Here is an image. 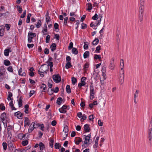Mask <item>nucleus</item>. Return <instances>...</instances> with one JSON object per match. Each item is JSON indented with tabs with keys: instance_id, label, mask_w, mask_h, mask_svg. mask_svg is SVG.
<instances>
[{
	"instance_id": "obj_1",
	"label": "nucleus",
	"mask_w": 152,
	"mask_h": 152,
	"mask_svg": "<svg viewBox=\"0 0 152 152\" xmlns=\"http://www.w3.org/2000/svg\"><path fill=\"white\" fill-rule=\"evenodd\" d=\"M49 69V67L46 64H44L42 65L41 68L38 71V73L40 74V76L43 77L44 76V75L42 73H47V71Z\"/></svg>"
},
{
	"instance_id": "obj_2",
	"label": "nucleus",
	"mask_w": 152,
	"mask_h": 152,
	"mask_svg": "<svg viewBox=\"0 0 152 152\" xmlns=\"http://www.w3.org/2000/svg\"><path fill=\"white\" fill-rule=\"evenodd\" d=\"M152 131V127L150 128L148 130L147 136V139L148 143L151 145V139L152 138V134L151 131Z\"/></svg>"
},
{
	"instance_id": "obj_3",
	"label": "nucleus",
	"mask_w": 152,
	"mask_h": 152,
	"mask_svg": "<svg viewBox=\"0 0 152 152\" xmlns=\"http://www.w3.org/2000/svg\"><path fill=\"white\" fill-rule=\"evenodd\" d=\"M90 99H93L94 98V92L92 84H91L90 86Z\"/></svg>"
},
{
	"instance_id": "obj_4",
	"label": "nucleus",
	"mask_w": 152,
	"mask_h": 152,
	"mask_svg": "<svg viewBox=\"0 0 152 152\" xmlns=\"http://www.w3.org/2000/svg\"><path fill=\"white\" fill-rule=\"evenodd\" d=\"M53 78L54 81L56 83H59L61 81V77L59 75H53Z\"/></svg>"
},
{
	"instance_id": "obj_5",
	"label": "nucleus",
	"mask_w": 152,
	"mask_h": 152,
	"mask_svg": "<svg viewBox=\"0 0 152 152\" xmlns=\"http://www.w3.org/2000/svg\"><path fill=\"white\" fill-rule=\"evenodd\" d=\"M35 126V123H32L31 124L28 129V132L29 133H31L33 130L34 129L37 128V127Z\"/></svg>"
},
{
	"instance_id": "obj_6",
	"label": "nucleus",
	"mask_w": 152,
	"mask_h": 152,
	"mask_svg": "<svg viewBox=\"0 0 152 152\" xmlns=\"http://www.w3.org/2000/svg\"><path fill=\"white\" fill-rule=\"evenodd\" d=\"M67 106L65 105H63L62 107L59 109V110L61 113H64L66 112V109L67 108Z\"/></svg>"
},
{
	"instance_id": "obj_7",
	"label": "nucleus",
	"mask_w": 152,
	"mask_h": 152,
	"mask_svg": "<svg viewBox=\"0 0 152 152\" xmlns=\"http://www.w3.org/2000/svg\"><path fill=\"white\" fill-rule=\"evenodd\" d=\"M109 67V69L112 70L114 69L115 67L114 59L113 58H112L111 61H110Z\"/></svg>"
},
{
	"instance_id": "obj_8",
	"label": "nucleus",
	"mask_w": 152,
	"mask_h": 152,
	"mask_svg": "<svg viewBox=\"0 0 152 152\" xmlns=\"http://www.w3.org/2000/svg\"><path fill=\"white\" fill-rule=\"evenodd\" d=\"M23 114L21 113L20 111H18L14 114V115L15 116L17 117L19 119H21Z\"/></svg>"
},
{
	"instance_id": "obj_9",
	"label": "nucleus",
	"mask_w": 152,
	"mask_h": 152,
	"mask_svg": "<svg viewBox=\"0 0 152 152\" xmlns=\"http://www.w3.org/2000/svg\"><path fill=\"white\" fill-rule=\"evenodd\" d=\"M145 3H140V7H139V13H144V5Z\"/></svg>"
},
{
	"instance_id": "obj_10",
	"label": "nucleus",
	"mask_w": 152,
	"mask_h": 152,
	"mask_svg": "<svg viewBox=\"0 0 152 152\" xmlns=\"http://www.w3.org/2000/svg\"><path fill=\"white\" fill-rule=\"evenodd\" d=\"M4 26L2 25L0 26V36H3L4 34Z\"/></svg>"
},
{
	"instance_id": "obj_11",
	"label": "nucleus",
	"mask_w": 152,
	"mask_h": 152,
	"mask_svg": "<svg viewBox=\"0 0 152 152\" xmlns=\"http://www.w3.org/2000/svg\"><path fill=\"white\" fill-rule=\"evenodd\" d=\"M124 75H119V81L121 85L123 84L124 82Z\"/></svg>"
},
{
	"instance_id": "obj_12",
	"label": "nucleus",
	"mask_w": 152,
	"mask_h": 152,
	"mask_svg": "<svg viewBox=\"0 0 152 152\" xmlns=\"http://www.w3.org/2000/svg\"><path fill=\"white\" fill-rule=\"evenodd\" d=\"M5 69L4 68L2 69H1L0 71V81H2L3 80V78L1 76H4L5 75Z\"/></svg>"
},
{
	"instance_id": "obj_13",
	"label": "nucleus",
	"mask_w": 152,
	"mask_h": 152,
	"mask_svg": "<svg viewBox=\"0 0 152 152\" xmlns=\"http://www.w3.org/2000/svg\"><path fill=\"white\" fill-rule=\"evenodd\" d=\"M75 143L77 145H78L81 141L82 139L81 138L79 137H76L75 138Z\"/></svg>"
},
{
	"instance_id": "obj_14",
	"label": "nucleus",
	"mask_w": 152,
	"mask_h": 152,
	"mask_svg": "<svg viewBox=\"0 0 152 152\" xmlns=\"http://www.w3.org/2000/svg\"><path fill=\"white\" fill-rule=\"evenodd\" d=\"M84 128V130L86 132H89L90 130L89 128V125L88 124L85 125Z\"/></svg>"
},
{
	"instance_id": "obj_15",
	"label": "nucleus",
	"mask_w": 152,
	"mask_h": 152,
	"mask_svg": "<svg viewBox=\"0 0 152 152\" xmlns=\"http://www.w3.org/2000/svg\"><path fill=\"white\" fill-rule=\"evenodd\" d=\"M23 98L22 96H20L19 99L18 100V105L19 107H22L23 105L22 104V99Z\"/></svg>"
},
{
	"instance_id": "obj_16",
	"label": "nucleus",
	"mask_w": 152,
	"mask_h": 152,
	"mask_svg": "<svg viewBox=\"0 0 152 152\" xmlns=\"http://www.w3.org/2000/svg\"><path fill=\"white\" fill-rule=\"evenodd\" d=\"M12 51V50L10 49H5L4 52V54L5 56H8L9 55V53L10 52H11Z\"/></svg>"
},
{
	"instance_id": "obj_17",
	"label": "nucleus",
	"mask_w": 152,
	"mask_h": 152,
	"mask_svg": "<svg viewBox=\"0 0 152 152\" xmlns=\"http://www.w3.org/2000/svg\"><path fill=\"white\" fill-rule=\"evenodd\" d=\"M46 21L47 23L50 21V16H49V13L48 12H47L46 15Z\"/></svg>"
},
{
	"instance_id": "obj_18",
	"label": "nucleus",
	"mask_w": 152,
	"mask_h": 152,
	"mask_svg": "<svg viewBox=\"0 0 152 152\" xmlns=\"http://www.w3.org/2000/svg\"><path fill=\"white\" fill-rule=\"evenodd\" d=\"M85 140L84 142V144H82V146H83L84 144H87L89 142L90 138H88V136H86L85 137Z\"/></svg>"
},
{
	"instance_id": "obj_19",
	"label": "nucleus",
	"mask_w": 152,
	"mask_h": 152,
	"mask_svg": "<svg viewBox=\"0 0 152 152\" xmlns=\"http://www.w3.org/2000/svg\"><path fill=\"white\" fill-rule=\"evenodd\" d=\"M36 125L38 126L39 127H41L40 129L42 131H44L45 127L44 125L43 124H36Z\"/></svg>"
},
{
	"instance_id": "obj_20",
	"label": "nucleus",
	"mask_w": 152,
	"mask_h": 152,
	"mask_svg": "<svg viewBox=\"0 0 152 152\" xmlns=\"http://www.w3.org/2000/svg\"><path fill=\"white\" fill-rule=\"evenodd\" d=\"M56 44L55 43H53L50 46L51 50L52 51H54L56 49Z\"/></svg>"
},
{
	"instance_id": "obj_21",
	"label": "nucleus",
	"mask_w": 152,
	"mask_h": 152,
	"mask_svg": "<svg viewBox=\"0 0 152 152\" xmlns=\"http://www.w3.org/2000/svg\"><path fill=\"white\" fill-rule=\"evenodd\" d=\"M22 69L21 68H20L18 71L19 75L21 76H26V74L25 72H23L22 73Z\"/></svg>"
},
{
	"instance_id": "obj_22",
	"label": "nucleus",
	"mask_w": 152,
	"mask_h": 152,
	"mask_svg": "<svg viewBox=\"0 0 152 152\" xmlns=\"http://www.w3.org/2000/svg\"><path fill=\"white\" fill-rule=\"evenodd\" d=\"M62 101V99L61 97H60L57 99L56 101V103L58 105H60L61 104Z\"/></svg>"
},
{
	"instance_id": "obj_23",
	"label": "nucleus",
	"mask_w": 152,
	"mask_h": 152,
	"mask_svg": "<svg viewBox=\"0 0 152 152\" xmlns=\"http://www.w3.org/2000/svg\"><path fill=\"white\" fill-rule=\"evenodd\" d=\"M144 13H139V20L140 22H142L143 20V18Z\"/></svg>"
},
{
	"instance_id": "obj_24",
	"label": "nucleus",
	"mask_w": 152,
	"mask_h": 152,
	"mask_svg": "<svg viewBox=\"0 0 152 152\" xmlns=\"http://www.w3.org/2000/svg\"><path fill=\"white\" fill-rule=\"evenodd\" d=\"M7 135L8 139L10 140L12 136V132H7Z\"/></svg>"
},
{
	"instance_id": "obj_25",
	"label": "nucleus",
	"mask_w": 152,
	"mask_h": 152,
	"mask_svg": "<svg viewBox=\"0 0 152 152\" xmlns=\"http://www.w3.org/2000/svg\"><path fill=\"white\" fill-rule=\"evenodd\" d=\"M25 125L29 126L30 124V123L29 121V119L27 117H25L24 120Z\"/></svg>"
},
{
	"instance_id": "obj_26",
	"label": "nucleus",
	"mask_w": 152,
	"mask_h": 152,
	"mask_svg": "<svg viewBox=\"0 0 152 152\" xmlns=\"http://www.w3.org/2000/svg\"><path fill=\"white\" fill-rule=\"evenodd\" d=\"M99 40L98 38H96L92 42V44L93 45H97L99 42Z\"/></svg>"
},
{
	"instance_id": "obj_27",
	"label": "nucleus",
	"mask_w": 152,
	"mask_h": 152,
	"mask_svg": "<svg viewBox=\"0 0 152 152\" xmlns=\"http://www.w3.org/2000/svg\"><path fill=\"white\" fill-rule=\"evenodd\" d=\"M4 64L6 66H9L11 64L10 61L7 59L4 60Z\"/></svg>"
},
{
	"instance_id": "obj_28",
	"label": "nucleus",
	"mask_w": 152,
	"mask_h": 152,
	"mask_svg": "<svg viewBox=\"0 0 152 152\" xmlns=\"http://www.w3.org/2000/svg\"><path fill=\"white\" fill-rule=\"evenodd\" d=\"M89 55V52L88 51H86L84 53L83 57L84 58H86L88 57Z\"/></svg>"
},
{
	"instance_id": "obj_29",
	"label": "nucleus",
	"mask_w": 152,
	"mask_h": 152,
	"mask_svg": "<svg viewBox=\"0 0 152 152\" xmlns=\"http://www.w3.org/2000/svg\"><path fill=\"white\" fill-rule=\"evenodd\" d=\"M6 113H2L1 115V121H4L5 120V118H6Z\"/></svg>"
},
{
	"instance_id": "obj_30",
	"label": "nucleus",
	"mask_w": 152,
	"mask_h": 152,
	"mask_svg": "<svg viewBox=\"0 0 152 152\" xmlns=\"http://www.w3.org/2000/svg\"><path fill=\"white\" fill-rule=\"evenodd\" d=\"M72 52L73 54L76 55L78 54V52L77 49L75 48H73L72 50Z\"/></svg>"
},
{
	"instance_id": "obj_31",
	"label": "nucleus",
	"mask_w": 152,
	"mask_h": 152,
	"mask_svg": "<svg viewBox=\"0 0 152 152\" xmlns=\"http://www.w3.org/2000/svg\"><path fill=\"white\" fill-rule=\"evenodd\" d=\"M66 92L68 93L69 94L71 93V89L70 86L69 85H67L66 87Z\"/></svg>"
},
{
	"instance_id": "obj_32",
	"label": "nucleus",
	"mask_w": 152,
	"mask_h": 152,
	"mask_svg": "<svg viewBox=\"0 0 152 152\" xmlns=\"http://www.w3.org/2000/svg\"><path fill=\"white\" fill-rule=\"evenodd\" d=\"M54 92V90L53 89H50L49 88L48 90V94L50 95H52L53 94Z\"/></svg>"
},
{
	"instance_id": "obj_33",
	"label": "nucleus",
	"mask_w": 152,
	"mask_h": 152,
	"mask_svg": "<svg viewBox=\"0 0 152 152\" xmlns=\"http://www.w3.org/2000/svg\"><path fill=\"white\" fill-rule=\"evenodd\" d=\"M40 88H42L43 90H44L43 91H42L45 92V90L47 89L46 85L44 83H42L40 87Z\"/></svg>"
},
{
	"instance_id": "obj_34",
	"label": "nucleus",
	"mask_w": 152,
	"mask_h": 152,
	"mask_svg": "<svg viewBox=\"0 0 152 152\" xmlns=\"http://www.w3.org/2000/svg\"><path fill=\"white\" fill-rule=\"evenodd\" d=\"M87 5H88V8L86 10H91L92 9V4L90 3H88L86 4Z\"/></svg>"
},
{
	"instance_id": "obj_35",
	"label": "nucleus",
	"mask_w": 152,
	"mask_h": 152,
	"mask_svg": "<svg viewBox=\"0 0 152 152\" xmlns=\"http://www.w3.org/2000/svg\"><path fill=\"white\" fill-rule=\"evenodd\" d=\"M72 66L71 63L70 62H68L66 64L65 67L66 69H68Z\"/></svg>"
},
{
	"instance_id": "obj_36",
	"label": "nucleus",
	"mask_w": 152,
	"mask_h": 152,
	"mask_svg": "<svg viewBox=\"0 0 152 152\" xmlns=\"http://www.w3.org/2000/svg\"><path fill=\"white\" fill-rule=\"evenodd\" d=\"M61 146V144L59 143H56L54 145L55 148L56 149H59Z\"/></svg>"
},
{
	"instance_id": "obj_37",
	"label": "nucleus",
	"mask_w": 152,
	"mask_h": 152,
	"mask_svg": "<svg viewBox=\"0 0 152 152\" xmlns=\"http://www.w3.org/2000/svg\"><path fill=\"white\" fill-rule=\"evenodd\" d=\"M39 146L40 149L41 150H42L45 148V146L44 144L42 142H40L39 143Z\"/></svg>"
},
{
	"instance_id": "obj_38",
	"label": "nucleus",
	"mask_w": 152,
	"mask_h": 152,
	"mask_svg": "<svg viewBox=\"0 0 152 152\" xmlns=\"http://www.w3.org/2000/svg\"><path fill=\"white\" fill-rule=\"evenodd\" d=\"M31 15L30 13H29L27 16V18L26 20V22L27 23H29L30 22V18L31 17Z\"/></svg>"
},
{
	"instance_id": "obj_39",
	"label": "nucleus",
	"mask_w": 152,
	"mask_h": 152,
	"mask_svg": "<svg viewBox=\"0 0 152 152\" xmlns=\"http://www.w3.org/2000/svg\"><path fill=\"white\" fill-rule=\"evenodd\" d=\"M54 142V140L53 139H50V142H49V145L50 146L51 148H52L53 147V144Z\"/></svg>"
},
{
	"instance_id": "obj_40",
	"label": "nucleus",
	"mask_w": 152,
	"mask_h": 152,
	"mask_svg": "<svg viewBox=\"0 0 152 152\" xmlns=\"http://www.w3.org/2000/svg\"><path fill=\"white\" fill-rule=\"evenodd\" d=\"M121 68V71L120 72L119 75H124V67H120Z\"/></svg>"
},
{
	"instance_id": "obj_41",
	"label": "nucleus",
	"mask_w": 152,
	"mask_h": 152,
	"mask_svg": "<svg viewBox=\"0 0 152 152\" xmlns=\"http://www.w3.org/2000/svg\"><path fill=\"white\" fill-rule=\"evenodd\" d=\"M106 68L105 66H103L102 69V75H105Z\"/></svg>"
},
{
	"instance_id": "obj_42",
	"label": "nucleus",
	"mask_w": 152,
	"mask_h": 152,
	"mask_svg": "<svg viewBox=\"0 0 152 152\" xmlns=\"http://www.w3.org/2000/svg\"><path fill=\"white\" fill-rule=\"evenodd\" d=\"M72 84L75 85L77 81L76 79L74 77H72Z\"/></svg>"
},
{
	"instance_id": "obj_43",
	"label": "nucleus",
	"mask_w": 152,
	"mask_h": 152,
	"mask_svg": "<svg viewBox=\"0 0 152 152\" xmlns=\"http://www.w3.org/2000/svg\"><path fill=\"white\" fill-rule=\"evenodd\" d=\"M22 145L24 146L26 145L28 143V141L27 140H26L22 141Z\"/></svg>"
},
{
	"instance_id": "obj_44",
	"label": "nucleus",
	"mask_w": 152,
	"mask_h": 152,
	"mask_svg": "<svg viewBox=\"0 0 152 152\" xmlns=\"http://www.w3.org/2000/svg\"><path fill=\"white\" fill-rule=\"evenodd\" d=\"M139 93V91L138 90H136L134 94V98H136L138 96V94Z\"/></svg>"
},
{
	"instance_id": "obj_45",
	"label": "nucleus",
	"mask_w": 152,
	"mask_h": 152,
	"mask_svg": "<svg viewBox=\"0 0 152 152\" xmlns=\"http://www.w3.org/2000/svg\"><path fill=\"white\" fill-rule=\"evenodd\" d=\"M36 27L37 28H39L41 25V22L40 20H39L37 23Z\"/></svg>"
},
{
	"instance_id": "obj_46",
	"label": "nucleus",
	"mask_w": 152,
	"mask_h": 152,
	"mask_svg": "<svg viewBox=\"0 0 152 152\" xmlns=\"http://www.w3.org/2000/svg\"><path fill=\"white\" fill-rule=\"evenodd\" d=\"M2 145L3 149L4 150H6L7 148V144L5 142H4L2 143Z\"/></svg>"
},
{
	"instance_id": "obj_47",
	"label": "nucleus",
	"mask_w": 152,
	"mask_h": 152,
	"mask_svg": "<svg viewBox=\"0 0 152 152\" xmlns=\"http://www.w3.org/2000/svg\"><path fill=\"white\" fill-rule=\"evenodd\" d=\"M85 84L86 83L85 82H83V81H82V82H81V83H79L78 86L80 88L82 86H84Z\"/></svg>"
},
{
	"instance_id": "obj_48",
	"label": "nucleus",
	"mask_w": 152,
	"mask_h": 152,
	"mask_svg": "<svg viewBox=\"0 0 152 152\" xmlns=\"http://www.w3.org/2000/svg\"><path fill=\"white\" fill-rule=\"evenodd\" d=\"M50 36L49 35H48L46 38V42L47 43H48L49 42L50 40Z\"/></svg>"
},
{
	"instance_id": "obj_49",
	"label": "nucleus",
	"mask_w": 152,
	"mask_h": 152,
	"mask_svg": "<svg viewBox=\"0 0 152 152\" xmlns=\"http://www.w3.org/2000/svg\"><path fill=\"white\" fill-rule=\"evenodd\" d=\"M46 63L48 64V65H47V66H48V67L49 66H50V67H53V62H49V61H47Z\"/></svg>"
},
{
	"instance_id": "obj_50",
	"label": "nucleus",
	"mask_w": 152,
	"mask_h": 152,
	"mask_svg": "<svg viewBox=\"0 0 152 152\" xmlns=\"http://www.w3.org/2000/svg\"><path fill=\"white\" fill-rule=\"evenodd\" d=\"M36 36V34L35 33H34L32 32H29L28 34V36H32L34 37Z\"/></svg>"
},
{
	"instance_id": "obj_51",
	"label": "nucleus",
	"mask_w": 152,
	"mask_h": 152,
	"mask_svg": "<svg viewBox=\"0 0 152 152\" xmlns=\"http://www.w3.org/2000/svg\"><path fill=\"white\" fill-rule=\"evenodd\" d=\"M23 134L22 133H20L18 135V138L20 140H21L23 138Z\"/></svg>"
},
{
	"instance_id": "obj_52",
	"label": "nucleus",
	"mask_w": 152,
	"mask_h": 152,
	"mask_svg": "<svg viewBox=\"0 0 152 152\" xmlns=\"http://www.w3.org/2000/svg\"><path fill=\"white\" fill-rule=\"evenodd\" d=\"M94 58L95 59H100L101 58V56L100 55L96 54L95 55Z\"/></svg>"
},
{
	"instance_id": "obj_53",
	"label": "nucleus",
	"mask_w": 152,
	"mask_h": 152,
	"mask_svg": "<svg viewBox=\"0 0 152 152\" xmlns=\"http://www.w3.org/2000/svg\"><path fill=\"white\" fill-rule=\"evenodd\" d=\"M33 37L32 36H28V41L29 43L31 42Z\"/></svg>"
},
{
	"instance_id": "obj_54",
	"label": "nucleus",
	"mask_w": 152,
	"mask_h": 152,
	"mask_svg": "<svg viewBox=\"0 0 152 152\" xmlns=\"http://www.w3.org/2000/svg\"><path fill=\"white\" fill-rule=\"evenodd\" d=\"M120 67H124V60L122 59L121 60L120 64Z\"/></svg>"
},
{
	"instance_id": "obj_55",
	"label": "nucleus",
	"mask_w": 152,
	"mask_h": 152,
	"mask_svg": "<svg viewBox=\"0 0 152 152\" xmlns=\"http://www.w3.org/2000/svg\"><path fill=\"white\" fill-rule=\"evenodd\" d=\"M26 10H25L23 12V14H22L20 16L21 18H24L26 16Z\"/></svg>"
},
{
	"instance_id": "obj_56",
	"label": "nucleus",
	"mask_w": 152,
	"mask_h": 152,
	"mask_svg": "<svg viewBox=\"0 0 152 152\" xmlns=\"http://www.w3.org/2000/svg\"><path fill=\"white\" fill-rule=\"evenodd\" d=\"M98 15L97 14H95V15L92 17V19L96 20L98 19Z\"/></svg>"
},
{
	"instance_id": "obj_57",
	"label": "nucleus",
	"mask_w": 152,
	"mask_h": 152,
	"mask_svg": "<svg viewBox=\"0 0 152 152\" xmlns=\"http://www.w3.org/2000/svg\"><path fill=\"white\" fill-rule=\"evenodd\" d=\"M5 106L3 105L2 104H0V109L2 110H5Z\"/></svg>"
},
{
	"instance_id": "obj_58",
	"label": "nucleus",
	"mask_w": 152,
	"mask_h": 152,
	"mask_svg": "<svg viewBox=\"0 0 152 152\" xmlns=\"http://www.w3.org/2000/svg\"><path fill=\"white\" fill-rule=\"evenodd\" d=\"M85 44L84 45V48L85 49H87L88 48V42H86V43H84Z\"/></svg>"
},
{
	"instance_id": "obj_59",
	"label": "nucleus",
	"mask_w": 152,
	"mask_h": 152,
	"mask_svg": "<svg viewBox=\"0 0 152 152\" xmlns=\"http://www.w3.org/2000/svg\"><path fill=\"white\" fill-rule=\"evenodd\" d=\"M73 43L72 42H71L69 43V45L68 46V48L69 50H71L72 48H73Z\"/></svg>"
},
{
	"instance_id": "obj_60",
	"label": "nucleus",
	"mask_w": 152,
	"mask_h": 152,
	"mask_svg": "<svg viewBox=\"0 0 152 152\" xmlns=\"http://www.w3.org/2000/svg\"><path fill=\"white\" fill-rule=\"evenodd\" d=\"M7 70L10 72H13V69L12 66H9L7 68Z\"/></svg>"
},
{
	"instance_id": "obj_61",
	"label": "nucleus",
	"mask_w": 152,
	"mask_h": 152,
	"mask_svg": "<svg viewBox=\"0 0 152 152\" xmlns=\"http://www.w3.org/2000/svg\"><path fill=\"white\" fill-rule=\"evenodd\" d=\"M101 49V46L100 45L98 46L96 48V49L95 50V51L96 52H99V51Z\"/></svg>"
},
{
	"instance_id": "obj_62",
	"label": "nucleus",
	"mask_w": 152,
	"mask_h": 152,
	"mask_svg": "<svg viewBox=\"0 0 152 152\" xmlns=\"http://www.w3.org/2000/svg\"><path fill=\"white\" fill-rule=\"evenodd\" d=\"M35 91L33 90H31L29 93V97H31L35 93Z\"/></svg>"
},
{
	"instance_id": "obj_63",
	"label": "nucleus",
	"mask_w": 152,
	"mask_h": 152,
	"mask_svg": "<svg viewBox=\"0 0 152 152\" xmlns=\"http://www.w3.org/2000/svg\"><path fill=\"white\" fill-rule=\"evenodd\" d=\"M65 133H67L68 132V128L67 126H65L64 127V130Z\"/></svg>"
},
{
	"instance_id": "obj_64",
	"label": "nucleus",
	"mask_w": 152,
	"mask_h": 152,
	"mask_svg": "<svg viewBox=\"0 0 152 152\" xmlns=\"http://www.w3.org/2000/svg\"><path fill=\"white\" fill-rule=\"evenodd\" d=\"M87 28V25L86 24H84L83 23H82V29H84Z\"/></svg>"
}]
</instances>
